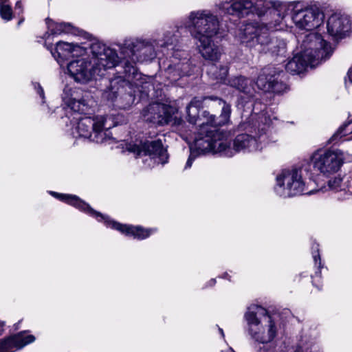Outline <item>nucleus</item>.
<instances>
[{"mask_svg":"<svg viewBox=\"0 0 352 352\" xmlns=\"http://www.w3.org/2000/svg\"><path fill=\"white\" fill-rule=\"evenodd\" d=\"M127 150L137 156H144V162H148V166L153 167L155 164H164L168 160L166 150L163 147L160 140L146 141L140 144H129Z\"/></svg>","mask_w":352,"mask_h":352,"instance_id":"obj_15","label":"nucleus"},{"mask_svg":"<svg viewBox=\"0 0 352 352\" xmlns=\"http://www.w3.org/2000/svg\"><path fill=\"white\" fill-rule=\"evenodd\" d=\"M80 56L67 67L69 76L78 82H87L103 76L107 69L118 66L116 50L99 41L88 44L87 53Z\"/></svg>","mask_w":352,"mask_h":352,"instance_id":"obj_4","label":"nucleus"},{"mask_svg":"<svg viewBox=\"0 0 352 352\" xmlns=\"http://www.w3.org/2000/svg\"><path fill=\"white\" fill-rule=\"evenodd\" d=\"M329 188L335 191H338L342 188V179L340 177H335L332 179H330L328 182Z\"/></svg>","mask_w":352,"mask_h":352,"instance_id":"obj_32","label":"nucleus"},{"mask_svg":"<svg viewBox=\"0 0 352 352\" xmlns=\"http://www.w3.org/2000/svg\"><path fill=\"white\" fill-rule=\"evenodd\" d=\"M295 352H304V351L301 347H299L295 351Z\"/></svg>","mask_w":352,"mask_h":352,"instance_id":"obj_36","label":"nucleus"},{"mask_svg":"<svg viewBox=\"0 0 352 352\" xmlns=\"http://www.w3.org/2000/svg\"><path fill=\"white\" fill-rule=\"evenodd\" d=\"M332 53L333 48L320 34H310L303 40L300 52L288 61L285 69L293 75L300 74L309 66L314 67L329 58Z\"/></svg>","mask_w":352,"mask_h":352,"instance_id":"obj_6","label":"nucleus"},{"mask_svg":"<svg viewBox=\"0 0 352 352\" xmlns=\"http://www.w3.org/2000/svg\"><path fill=\"white\" fill-rule=\"evenodd\" d=\"M62 99L72 111L81 113H85L94 103L89 92L80 89H73L69 85L65 86Z\"/></svg>","mask_w":352,"mask_h":352,"instance_id":"obj_16","label":"nucleus"},{"mask_svg":"<svg viewBox=\"0 0 352 352\" xmlns=\"http://www.w3.org/2000/svg\"><path fill=\"white\" fill-rule=\"evenodd\" d=\"M243 318L247 333L255 342L271 344L282 334L283 324L278 317L261 305L248 307Z\"/></svg>","mask_w":352,"mask_h":352,"instance_id":"obj_5","label":"nucleus"},{"mask_svg":"<svg viewBox=\"0 0 352 352\" xmlns=\"http://www.w3.org/2000/svg\"><path fill=\"white\" fill-rule=\"evenodd\" d=\"M34 89H36L37 94L41 96L42 98L43 102H44V98H45V94L44 91L39 83L35 82L34 83Z\"/></svg>","mask_w":352,"mask_h":352,"instance_id":"obj_33","label":"nucleus"},{"mask_svg":"<svg viewBox=\"0 0 352 352\" xmlns=\"http://www.w3.org/2000/svg\"><path fill=\"white\" fill-rule=\"evenodd\" d=\"M36 338L26 331H21L4 339L0 340V352H14L31 344Z\"/></svg>","mask_w":352,"mask_h":352,"instance_id":"obj_20","label":"nucleus"},{"mask_svg":"<svg viewBox=\"0 0 352 352\" xmlns=\"http://www.w3.org/2000/svg\"><path fill=\"white\" fill-rule=\"evenodd\" d=\"M275 9L272 10V20L266 24L248 23L240 34V39L247 47L258 52L283 56L286 44L282 40L274 39L270 31L285 30L287 27V14L296 28L306 31L314 30L323 23L324 12L317 6H307L301 1H276Z\"/></svg>","mask_w":352,"mask_h":352,"instance_id":"obj_2","label":"nucleus"},{"mask_svg":"<svg viewBox=\"0 0 352 352\" xmlns=\"http://www.w3.org/2000/svg\"><path fill=\"white\" fill-rule=\"evenodd\" d=\"M272 124V119L265 113L252 115L241 126L244 133L238 134L233 140L232 146L227 134H217V142L214 144L199 140L197 145L201 151H212L222 156L230 157L236 152L254 153L261 151L268 143L267 130Z\"/></svg>","mask_w":352,"mask_h":352,"instance_id":"obj_3","label":"nucleus"},{"mask_svg":"<svg viewBox=\"0 0 352 352\" xmlns=\"http://www.w3.org/2000/svg\"><path fill=\"white\" fill-rule=\"evenodd\" d=\"M50 35L47 36L46 41L50 38ZM45 45L47 49L50 51L53 57L59 63H60L63 60L68 58L69 56H82L84 54H87L88 48V44L80 46L63 41L57 42L54 48L51 44H48L47 41H45Z\"/></svg>","mask_w":352,"mask_h":352,"instance_id":"obj_18","label":"nucleus"},{"mask_svg":"<svg viewBox=\"0 0 352 352\" xmlns=\"http://www.w3.org/2000/svg\"><path fill=\"white\" fill-rule=\"evenodd\" d=\"M347 75L349 80L352 82V67L349 69Z\"/></svg>","mask_w":352,"mask_h":352,"instance_id":"obj_34","label":"nucleus"},{"mask_svg":"<svg viewBox=\"0 0 352 352\" xmlns=\"http://www.w3.org/2000/svg\"><path fill=\"white\" fill-rule=\"evenodd\" d=\"M193 38L214 37L219 32V21L210 10L192 12L188 16Z\"/></svg>","mask_w":352,"mask_h":352,"instance_id":"obj_14","label":"nucleus"},{"mask_svg":"<svg viewBox=\"0 0 352 352\" xmlns=\"http://www.w3.org/2000/svg\"><path fill=\"white\" fill-rule=\"evenodd\" d=\"M173 113V107L160 102L151 103L143 110V117L146 122L160 126L168 124Z\"/></svg>","mask_w":352,"mask_h":352,"instance_id":"obj_17","label":"nucleus"},{"mask_svg":"<svg viewBox=\"0 0 352 352\" xmlns=\"http://www.w3.org/2000/svg\"><path fill=\"white\" fill-rule=\"evenodd\" d=\"M319 245L314 243L311 248L312 249V257L315 263V265L318 270H321L323 267V264L321 261L320 255L319 254Z\"/></svg>","mask_w":352,"mask_h":352,"instance_id":"obj_31","label":"nucleus"},{"mask_svg":"<svg viewBox=\"0 0 352 352\" xmlns=\"http://www.w3.org/2000/svg\"><path fill=\"white\" fill-rule=\"evenodd\" d=\"M352 133V120L344 123L330 138L329 142L336 144L343 136Z\"/></svg>","mask_w":352,"mask_h":352,"instance_id":"obj_28","label":"nucleus"},{"mask_svg":"<svg viewBox=\"0 0 352 352\" xmlns=\"http://www.w3.org/2000/svg\"><path fill=\"white\" fill-rule=\"evenodd\" d=\"M201 56L207 60L217 62L222 54L221 47L215 44L213 37L195 38Z\"/></svg>","mask_w":352,"mask_h":352,"instance_id":"obj_22","label":"nucleus"},{"mask_svg":"<svg viewBox=\"0 0 352 352\" xmlns=\"http://www.w3.org/2000/svg\"><path fill=\"white\" fill-rule=\"evenodd\" d=\"M0 16L5 21H10L12 18V10L9 0H0Z\"/></svg>","mask_w":352,"mask_h":352,"instance_id":"obj_29","label":"nucleus"},{"mask_svg":"<svg viewBox=\"0 0 352 352\" xmlns=\"http://www.w3.org/2000/svg\"><path fill=\"white\" fill-rule=\"evenodd\" d=\"M210 96L204 98H194L186 107V112L188 117V122L192 124H198L204 121V118H199V109L203 107V102L206 100H210Z\"/></svg>","mask_w":352,"mask_h":352,"instance_id":"obj_24","label":"nucleus"},{"mask_svg":"<svg viewBox=\"0 0 352 352\" xmlns=\"http://www.w3.org/2000/svg\"><path fill=\"white\" fill-rule=\"evenodd\" d=\"M219 331L221 333V336L223 337L224 336V333H223V329H221V328H219Z\"/></svg>","mask_w":352,"mask_h":352,"instance_id":"obj_37","label":"nucleus"},{"mask_svg":"<svg viewBox=\"0 0 352 352\" xmlns=\"http://www.w3.org/2000/svg\"><path fill=\"white\" fill-rule=\"evenodd\" d=\"M230 352H234L232 349H230Z\"/></svg>","mask_w":352,"mask_h":352,"instance_id":"obj_39","label":"nucleus"},{"mask_svg":"<svg viewBox=\"0 0 352 352\" xmlns=\"http://www.w3.org/2000/svg\"><path fill=\"white\" fill-rule=\"evenodd\" d=\"M308 171L309 168L306 164L283 170L276 177V194L283 198L301 195L306 189L307 181L305 173Z\"/></svg>","mask_w":352,"mask_h":352,"instance_id":"obj_11","label":"nucleus"},{"mask_svg":"<svg viewBox=\"0 0 352 352\" xmlns=\"http://www.w3.org/2000/svg\"><path fill=\"white\" fill-rule=\"evenodd\" d=\"M21 8V3L20 1H17L15 5V9H20Z\"/></svg>","mask_w":352,"mask_h":352,"instance_id":"obj_35","label":"nucleus"},{"mask_svg":"<svg viewBox=\"0 0 352 352\" xmlns=\"http://www.w3.org/2000/svg\"><path fill=\"white\" fill-rule=\"evenodd\" d=\"M276 75V68L273 66H268L262 69L256 82L258 88L265 92H270L272 78Z\"/></svg>","mask_w":352,"mask_h":352,"instance_id":"obj_23","label":"nucleus"},{"mask_svg":"<svg viewBox=\"0 0 352 352\" xmlns=\"http://www.w3.org/2000/svg\"><path fill=\"white\" fill-rule=\"evenodd\" d=\"M46 23L48 31L51 32L52 35L74 33V28L69 23H56L51 19H47Z\"/></svg>","mask_w":352,"mask_h":352,"instance_id":"obj_25","label":"nucleus"},{"mask_svg":"<svg viewBox=\"0 0 352 352\" xmlns=\"http://www.w3.org/2000/svg\"><path fill=\"white\" fill-rule=\"evenodd\" d=\"M80 113H74L73 120L76 123L74 124L71 133L74 138L88 139L90 142L98 144L104 143L112 138L109 130L119 124V115L80 117Z\"/></svg>","mask_w":352,"mask_h":352,"instance_id":"obj_7","label":"nucleus"},{"mask_svg":"<svg viewBox=\"0 0 352 352\" xmlns=\"http://www.w3.org/2000/svg\"><path fill=\"white\" fill-rule=\"evenodd\" d=\"M275 3L276 1L269 0H226L221 4L220 9L228 14H235L239 17H244L250 14L266 17L265 22H248L240 28L239 39L241 44L247 47L240 39L241 29L248 23L266 24L272 20V10L275 9Z\"/></svg>","mask_w":352,"mask_h":352,"instance_id":"obj_9","label":"nucleus"},{"mask_svg":"<svg viewBox=\"0 0 352 352\" xmlns=\"http://www.w3.org/2000/svg\"><path fill=\"white\" fill-rule=\"evenodd\" d=\"M229 67L228 65H220L219 67L215 65H212L209 73L212 74L213 78L221 82L228 85L227 78L228 74Z\"/></svg>","mask_w":352,"mask_h":352,"instance_id":"obj_26","label":"nucleus"},{"mask_svg":"<svg viewBox=\"0 0 352 352\" xmlns=\"http://www.w3.org/2000/svg\"><path fill=\"white\" fill-rule=\"evenodd\" d=\"M211 281H212L211 284H215L216 283V280L214 279H212Z\"/></svg>","mask_w":352,"mask_h":352,"instance_id":"obj_38","label":"nucleus"},{"mask_svg":"<svg viewBox=\"0 0 352 352\" xmlns=\"http://www.w3.org/2000/svg\"><path fill=\"white\" fill-rule=\"evenodd\" d=\"M173 41L174 49L172 50L171 47H169L168 56H170V60L165 73L166 78L171 82L175 83L184 77L191 76L195 65L190 59L189 54L179 48L177 35V41L173 39Z\"/></svg>","mask_w":352,"mask_h":352,"instance_id":"obj_12","label":"nucleus"},{"mask_svg":"<svg viewBox=\"0 0 352 352\" xmlns=\"http://www.w3.org/2000/svg\"><path fill=\"white\" fill-rule=\"evenodd\" d=\"M173 39L177 41V35L168 32L162 40L130 38L118 44L120 57L118 56V67L122 69L117 70L118 75L109 80V85L103 91L102 98L118 108L126 109L135 101V89L148 95L144 89H148L151 85L142 83L140 89L138 80L141 78V74L135 64L136 62L150 61L160 53L168 55L169 47L174 49Z\"/></svg>","mask_w":352,"mask_h":352,"instance_id":"obj_1","label":"nucleus"},{"mask_svg":"<svg viewBox=\"0 0 352 352\" xmlns=\"http://www.w3.org/2000/svg\"><path fill=\"white\" fill-rule=\"evenodd\" d=\"M210 98L221 107V114L217 118L207 111L203 112L204 121L199 124V128L195 138V147L198 149H200L197 144L199 140L214 144V142H217V134H227L221 131L219 126L228 124L230 120L231 105L216 96H210Z\"/></svg>","mask_w":352,"mask_h":352,"instance_id":"obj_10","label":"nucleus"},{"mask_svg":"<svg viewBox=\"0 0 352 352\" xmlns=\"http://www.w3.org/2000/svg\"><path fill=\"white\" fill-rule=\"evenodd\" d=\"M228 85L236 89L244 96L239 98V103L243 104L248 100H252L256 94L254 83L252 80L243 76H236L230 78L228 80Z\"/></svg>","mask_w":352,"mask_h":352,"instance_id":"obj_21","label":"nucleus"},{"mask_svg":"<svg viewBox=\"0 0 352 352\" xmlns=\"http://www.w3.org/2000/svg\"><path fill=\"white\" fill-rule=\"evenodd\" d=\"M54 197L62 200L67 204L87 213L89 216L96 218L98 221H103L107 227L115 229L126 236H131L134 239L143 240L156 232L155 228H144L142 226L121 224L111 219L106 216L93 209L88 204L80 199L78 197L68 194H59L55 192H50Z\"/></svg>","mask_w":352,"mask_h":352,"instance_id":"obj_8","label":"nucleus"},{"mask_svg":"<svg viewBox=\"0 0 352 352\" xmlns=\"http://www.w3.org/2000/svg\"><path fill=\"white\" fill-rule=\"evenodd\" d=\"M351 25V20L348 15L333 13L327 22V32L335 41H338L348 35Z\"/></svg>","mask_w":352,"mask_h":352,"instance_id":"obj_19","label":"nucleus"},{"mask_svg":"<svg viewBox=\"0 0 352 352\" xmlns=\"http://www.w3.org/2000/svg\"><path fill=\"white\" fill-rule=\"evenodd\" d=\"M346 160L344 153L341 150L318 149L313 153L306 166H312L314 170L325 176H329L339 170Z\"/></svg>","mask_w":352,"mask_h":352,"instance_id":"obj_13","label":"nucleus"},{"mask_svg":"<svg viewBox=\"0 0 352 352\" xmlns=\"http://www.w3.org/2000/svg\"><path fill=\"white\" fill-rule=\"evenodd\" d=\"M283 76V72L276 69V75L272 78V82L271 84L270 92L280 94L284 92L287 89V85L282 81Z\"/></svg>","mask_w":352,"mask_h":352,"instance_id":"obj_27","label":"nucleus"},{"mask_svg":"<svg viewBox=\"0 0 352 352\" xmlns=\"http://www.w3.org/2000/svg\"><path fill=\"white\" fill-rule=\"evenodd\" d=\"M190 150L191 152L184 166V170L188 169L192 166V164L195 161L197 155L208 152H211L213 153L212 151H201V149L197 148L195 147V142H194V145L190 148Z\"/></svg>","mask_w":352,"mask_h":352,"instance_id":"obj_30","label":"nucleus"}]
</instances>
